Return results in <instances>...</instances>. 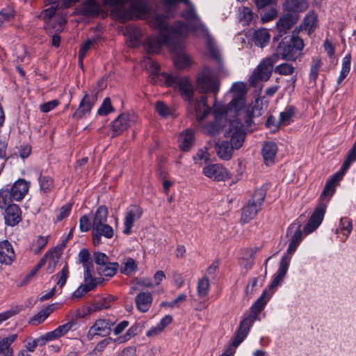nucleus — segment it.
Returning a JSON list of instances; mask_svg holds the SVG:
<instances>
[{
	"mask_svg": "<svg viewBox=\"0 0 356 356\" xmlns=\"http://www.w3.org/2000/svg\"><path fill=\"white\" fill-rule=\"evenodd\" d=\"M150 26L158 29L160 33L156 37L148 38L145 42L144 47L149 54L158 53L162 45L165 44L169 47L176 46L175 39L184 38L188 35V26L181 21H177L170 26L168 17L163 15H156L149 22Z\"/></svg>",
	"mask_w": 356,
	"mask_h": 356,
	"instance_id": "obj_1",
	"label": "nucleus"
},
{
	"mask_svg": "<svg viewBox=\"0 0 356 356\" xmlns=\"http://www.w3.org/2000/svg\"><path fill=\"white\" fill-rule=\"evenodd\" d=\"M356 161V140L348 152L341 170L327 180L321 194L322 202L316 208L307 224L304 227V232L307 235L314 232L322 222L326 210V203L336 191L337 184L343 179L350 165Z\"/></svg>",
	"mask_w": 356,
	"mask_h": 356,
	"instance_id": "obj_2",
	"label": "nucleus"
},
{
	"mask_svg": "<svg viewBox=\"0 0 356 356\" xmlns=\"http://www.w3.org/2000/svg\"><path fill=\"white\" fill-rule=\"evenodd\" d=\"M302 223L301 217L292 223L287 229V236H291V241L287 249V252L282 257L277 272L270 285V288L278 286L285 277L291 257L289 254H293L296 250L302 238V234L300 229Z\"/></svg>",
	"mask_w": 356,
	"mask_h": 356,
	"instance_id": "obj_3",
	"label": "nucleus"
},
{
	"mask_svg": "<svg viewBox=\"0 0 356 356\" xmlns=\"http://www.w3.org/2000/svg\"><path fill=\"white\" fill-rule=\"evenodd\" d=\"M225 136L231 138V142L222 141L216 143V151L220 159L228 161L232 158L233 149H238L241 147L245 140V132L243 123L238 120L232 121Z\"/></svg>",
	"mask_w": 356,
	"mask_h": 356,
	"instance_id": "obj_4",
	"label": "nucleus"
},
{
	"mask_svg": "<svg viewBox=\"0 0 356 356\" xmlns=\"http://www.w3.org/2000/svg\"><path fill=\"white\" fill-rule=\"evenodd\" d=\"M179 2L188 6V8L183 10L181 14V17L188 21V22H184L188 26V33L191 30L196 35L207 34L208 29L201 22L193 4L191 1L188 0H162L163 6L167 8H175Z\"/></svg>",
	"mask_w": 356,
	"mask_h": 356,
	"instance_id": "obj_5",
	"label": "nucleus"
},
{
	"mask_svg": "<svg viewBox=\"0 0 356 356\" xmlns=\"http://www.w3.org/2000/svg\"><path fill=\"white\" fill-rule=\"evenodd\" d=\"M299 31L296 29L293 31V34L289 38H284L279 44L276 53L273 56H277V60L281 57L286 60H296L302 55V51L304 48L303 40L298 37Z\"/></svg>",
	"mask_w": 356,
	"mask_h": 356,
	"instance_id": "obj_6",
	"label": "nucleus"
},
{
	"mask_svg": "<svg viewBox=\"0 0 356 356\" xmlns=\"http://www.w3.org/2000/svg\"><path fill=\"white\" fill-rule=\"evenodd\" d=\"M265 306L264 303L260 302V300H257L250 307V313L243 315L235 336L232 340L231 345L234 348L238 347L245 339L254 322L257 320L258 315L264 309Z\"/></svg>",
	"mask_w": 356,
	"mask_h": 356,
	"instance_id": "obj_7",
	"label": "nucleus"
},
{
	"mask_svg": "<svg viewBox=\"0 0 356 356\" xmlns=\"http://www.w3.org/2000/svg\"><path fill=\"white\" fill-rule=\"evenodd\" d=\"M266 195V188L261 187L257 188L251 196L248 203L242 209L241 222L248 223L252 220L261 209Z\"/></svg>",
	"mask_w": 356,
	"mask_h": 356,
	"instance_id": "obj_8",
	"label": "nucleus"
},
{
	"mask_svg": "<svg viewBox=\"0 0 356 356\" xmlns=\"http://www.w3.org/2000/svg\"><path fill=\"white\" fill-rule=\"evenodd\" d=\"M196 83L200 92L205 94L211 92L216 95L220 88V83L216 78L213 72L209 67H205L197 76Z\"/></svg>",
	"mask_w": 356,
	"mask_h": 356,
	"instance_id": "obj_9",
	"label": "nucleus"
},
{
	"mask_svg": "<svg viewBox=\"0 0 356 356\" xmlns=\"http://www.w3.org/2000/svg\"><path fill=\"white\" fill-rule=\"evenodd\" d=\"M165 83L178 88L181 97L189 102L193 100L194 88L191 80L187 76H179L172 74H163Z\"/></svg>",
	"mask_w": 356,
	"mask_h": 356,
	"instance_id": "obj_10",
	"label": "nucleus"
},
{
	"mask_svg": "<svg viewBox=\"0 0 356 356\" xmlns=\"http://www.w3.org/2000/svg\"><path fill=\"white\" fill-rule=\"evenodd\" d=\"M277 56L264 58L254 69L248 81L252 86H256L259 81H266L271 76L273 65L277 63Z\"/></svg>",
	"mask_w": 356,
	"mask_h": 356,
	"instance_id": "obj_11",
	"label": "nucleus"
},
{
	"mask_svg": "<svg viewBox=\"0 0 356 356\" xmlns=\"http://www.w3.org/2000/svg\"><path fill=\"white\" fill-rule=\"evenodd\" d=\"M229 91L232 94V100L219 111L220 114H227L232 111L235 112L239 111L245 106L247 92L245 83L243 82L234 83Z\"/></svg>",
	"mask_w": 356,
	"mask_h": 356,
	"instance_id": "obj_12",
	"label": "nucleus"
},
{
	"mask_svg": "<svg viewBox=\"0 0 356 356\" xmlns=\"http://www.w3.org/2000/svg\"><path fill=\"white\" fill-rule=\"evenodd\" d=\"M97 92L94 91L89 93L85 91L77 108L72 115V118L81 120L89 116L93 106L97 102Z\"/></svg>",
	"mask_w": 356,
	"mask_h": 356,
	"instance_id": "obj_13",
	"label": "nucleus"
},
{
	"mask_svg": "<svg viewBox=\"0 0 356 356\" xmlns=\"http://www.w3.org/2000/svg\"><path fill=\"white\" fill-rule=\"evenodd\" d=\"M113 325L114 322L109 319H97L88 332V339L89 340H92L95 337H104L109 335L111 332V327L113 326Z\"/></svg>",
	"mask_w": 356,
	"mask_h": 356,
	"instance_id": "obj_14",
	"label": "nucleus"
},
{
	"mask_svg": "<svg viewBox=\"0 0 356 356\" xmlns=\"http://www.w3.org/2000/svg\"><path fill=\"white\" fill-rule=\"evenodd\" d=\"M143 213V209L138 205H130L126 209L124 218L123 234L130 235L134 223L139 220Z\"/></svg>",
	"mask_w": 356,
	"mask_h": 356,
	"instance_id": "obj_15",
	"label": "nucleus"
},
{
	"mask_svg": "<svg viewBox=\"0 0 356 356\" xmlns=\"http://www.w3.org/2000/svg\"><path fill=\"white\" fill-rule=\"evenodd\" d=\"M203 174L216 181H225L229 179L227 170L220 164H210L203 168Z\"/></svg>",
	"mask_w": 356,
	"mask_h": 356,
	"instance_id": "obj_16",
	"label": "nucleus"
},
{
	"mask_svg": "<svg viewBox=\"0 0 356 356\" xmlns=\"http://www.w3.org/2000/svg\"><path fill=\"white\" fill-rule=\"evenodd\" d=\"M14 248L8 240L0 241V264L10 266L15 260Z\"/></svg>",
	"mask_w": 356,
	"mask_h": 356,
	"instance_id": "obj_17",
	"label": "nucleus"
},
{
	"mask_svg": "<svg viewBox=\"0 0 356 356\" xmlns=\"http://www.w3.org/2000/svg\"><path fill=\"white\" fill-rule=\"evenodd\" d=\"M134 117L129 113H122L120 115L111 123V130L113 137L122 134L130 126Z\"/></svg>",
	"mask_w": 356,
	"mask_h": 356,
	"instance_id": "obj_18",
	"label": "nucleus"
},
{
	"mask_svg": "<svg viewBox=\"0 0 356 356\" xmlns=\"http://www.w3.org/2000/svg\"><path fill=\"white\" fill-rule=\"evenodd\" d=\"M6 225L15 226L22 220V211L19 207L15 204L3 209Z\"/></svg>",
	"mask_w": 356,
	"mask_h": 356,
	"instance_id": "obj_19",
	"label": "nucleus"
},
{
	"mask_svg": "<svg viewBox=\"0 0 356 356\" xmlns=\"http://www.w3.org/2000/svg\"><path fill=\"white\" fill-rule=\"evenodd\" d=\"M29 191V184L24 179H19L8 188V191L15 201H21Z\"/></svg>",
	"mask_w": 356,
	"mask_h": 356,
	"instance_id": "obj_20",
	"label": "nucleus"
},
{
	"mask_svg": "<svg viewBox=\"0 0 356 356\" xmlns=\"http://www.w3.org/2000/svg\"><path fill=\"white\" fill-rule=\"evenodd\" d=\"M129 2V0H105V4H109L111 6H118V8L120 17L124 19H131L134 17H137L136 13L131 10L129 6V9L124 7L125 3Z\"/></svg>",
	"mask_w": 356,
	"mask_h": 356,
	"instance_id": "obj_21",
	"label": "nucleus"
},
{
	"mask_svg": "<svg viewBox=\"0 0 356 356\" xmlns=\"http://www.w3.org/2000/svg\"><path fill=\"white\" fill-rule=\"evenodd\" d=\"M179 148L184 152H188L195 144V132L187 129L180 134L179 137Z\"/></svg>",
	"mask_w": 356,
	"mask_h": 356,
	"instance_id": "obj_22",
	"label": "nucleus"
},
{
	"mask_svg": "<svg viewBox=\"0 0 356 356\" xmlns=\"http://www.w3.org/2000/svg\"><path fill=\"white\" fill-rule=\"evenodd\" d=\"M152 300V296L149 292H140L135 298L136 307L141 312H146L149 309Z\"/></svg>",
	"mask_w": 356,
	"mask_h": 356,
	"instance_id": "obj_23",
	"label": "nucleus"
},
{
	"mask_svg": "<svg viewBox=\"0 0 356 356\" xmlns=\"http://www.w3.org/2000/svg\"><path fill=\"white\" fill-rule=\"evenodd\" d=\"M79 11L83 16H94L99 14L101 7L96 0H86L80 5Z\"/></svg>",
	"mask_w": 356,
	"mask_h": 356,
	"instance_id": "obj_24",
	"label": "nucleus"
},
{
	"mask_svg": "<svg viewBox=\"0 0 356 356\" xmlns=\"http://www.w3.org/2000/svg\"><path fill=\"white\" fill-rule=\"evenodd\" d=\"M196 118L198 121L204 120L211 111V108L207 105V97L202 95L200 99L197 101L195 105Z\"/></svg>",
	"mask_w": 356,
	"mask_h": 356,
	"instance_id": "obj_25",
	"label": "nucleus"
},
{
	"mask_svg": "<svg viewBox=\"0 0 356 356\" xmlns=\"http://www.w3.org/2000/svg\"><path fill=\"white\" fill-rule=\"evenodd\" d=\"M277 152V146L274 142H266L264 144L262 148V155L264 162L269 165L274 162L275 156Z\"/></svg>",
	"mask_w": 356,
	"mask_h": 356,
	"instance_id": "obj_26",
	"label": "nucleus"
},
{
	"mask_svg": "<svg viewBox=\"0 0 356 356\" xmlns=\"http://www.w3.org/2000/svg\"><path fill=\"white\" fill-rule=\"evenodd\" d=\"M298 21V15L296 14L288 13L281 17L277 24V29L280 33H286Z\"/></svg>",
	"mask_w": 356,
	"mask_h": 356,
	"instance_id": "obj_27",
	"label": "nucleus"
},
{
	"mask_svg": "<svg viewBox=\"0 0 356 356\" xmlns=\"http://www.w3.org/2000/svg\"><path fill=\"white\" fill-rule=\"evenodd\" d=\"M115 300L112 296H107L100 300H95L89 307L88 312H97L102 309H108L111 307V303Z\"/></svg>",
	"mask_w": 356,
	"mask_h": 356,
	"instance_id": "obj_28",
	"label": "nucleus"
},
{
	"mask_svg": "<svg viewBox=\"0 0 356 356\" xmlns=\"http://www.w3.org/2000/svg\"><path fill=\"white\" fill-rule=\"evenodd\" d=\"M317 15L314 11H311L304 17L300 27L310 35L317 27Z\"/></svg>",
	"mask_w": 356,
	"mask_h": 356,
	"instance_id": "obj_29",
	"label": "nucleus"
},
{
	"mask_svg": "<svg viewBox=\"0 0 356 356\" xmlns=\"http://www.w3.org/2000/svg\"><path fill=\"white\" fill-rule=\"evenodd\" d=\"M131 10H134L137 17L146 15L150 10L145 0H129Z\"/></svg>",
	"mask_w": 356,
	"mask_h": 356,
	"instance_id": "obj_30",
	"label": "nucleus"
},
{
	"mask_svg": "<svg viewBox=\"0 0 356 356\" xmlns=\"http://www.w3.org/2000/svg\"><path fill=\"white\" fill-rule=\"evenodd\" d=\"M107 216H108L107 207L105 206L99 207L94 214L92 223V228H94L95 227L102 225L104 224H106Z\"/></svg>",
	"mask_w": 356,
	"mask_h": 356,
	"instance_id": "obj_31",
	"label": "nucleus"
},
{
	"mask_svg": "<svg viewBox=\"0 0 356 356\" xmlns=\"http://www.w3.org/2000/svg\"><path fill=\"white\" fill-rule=\"evenodd\" d=\"M138 269L136 261L132 258H127L122 263L120 271L122 274L127 276L132 275Z\"/></svg>",
	"mask_w": 356,
	"mask_h": 356,
	"instance_id": "obj_32",
	"label": "nucleus"
},
{
	"mask_svg": "<svg viewBox=\"0 0 356 356\" xmlns=\"http://www.w3.org/2000/svg\"><path fill=\"white\" fill-rule=\"evenodd\" d=\"M14 200L8 191V186L0 190V210H3L9 207L10 205L15 204L13 203Z\"/></svg>",
	"mask_w": 356,
	"mask_h": 356,
	"instance_id": "obj_33",
	"label": "nucleus"
},
{
	"mask_svg": "<svg viewBox=\"0 0 356 356\" xmlns=\"http://www.w3.org/2000/svg\"><path fill=\"white\" fill-rule=\"evenodd\" d=\"M204 35L207 36V47L208 49V51L209 52V55L211 58L216 60L218 62L220 61V53L216 46V44L214 42V40L211 35L209 34H203Z\"/></svg>",
	"mask_w": 356,
	"mask_h": 356,
	"instance_id": "obj_34",
	"label": "nucleus"
},
{
	"mask_svg": "<svg viewBox=\"0 0 356 356\" xmlns=\"http://www.w3.org/2000/svg\"><path fill=\"white\" fill-rule=\"evenodd\" d=\"M119 268V264L117 262H108V264L99 266L97 271L99 275L106 277H113L117 273Z\"/></svg>",
	"mask_w": 356,
	"mask_h": 356,
	"instance_id": "obj_35",
	"label": "nucleus"
},
{
	"mask_svg": "<svg viewBox=\"0 0 356 356\" xmlns=\"http://www.w3.org/2000/svg\"><path fill=\"white\" fill-rule=\"evenodd\" d=\"M93 267L89 266L86 268H84V285L87 286L92 291L94 290L97 286L98 285V282H97V278L94 277L92 275Z\"/></svg>",
	"mask_w": 356,
	"mask_h": 356,
	"instance_id": "obj_36",
	"label": "nucleus"
},
{
	"mask_svg": "<svg viewBox=\"0 0 356 356\" xmlns=\"http://www.w3.org/2000/svg\"><path fill=\"white\" fill-rule=\"evenodd\" d=\"M321 66L322 61L320 57L312 58L309 79V81L314 82V83H316Z\"/></svg>",
	"mask_w": 356,
	"mask_h": 356,
	"instance_id": "obj_37",
	"label": "nucleus"
},
{
	"mask_svg": "<svg viewBox=\"0 0 356 356\" xmlns=\"http://www.w3.org/2000/svg\"><path fill=\"white\" fill-rule=\"evenodd\" d=\"M339 226L340 231L343 232V235L345 236L344 238H341V241L345 242L353 230L352 220L348 217L341 218Z\"/></svg>",
	"mask_w": 356,
	"mask_h": 356,
	"instance_id": "obj_38",
	"label": "nucleus"
},
{
	"mask_svg": "<svg viewBox=\"0 0 356 356\" xmlns=\"http://www.w3.org/2000/svg\"><path fill=\"white\" fill-rule=\"evenodd\" d=\"M296 111V108L293 106H288L285 108L284 111L280 114V120L278 124L287 125L289 124L291 118L293 117Z\"/></svg>",
	"mask_w": 356,
	"mask_h": 356,
	"instance_id": "obj_39",
	"label": "nucleus"
},
{
	"mask_svg": "<svg viewBox=\"0 0 356 356\" xmlns=\"http://www.w3.org/2000/svg\"><path fill=\"white\" fill-rule=\"evenodd\" d=\"M47 262L48 266L47 267V273L49 274L52 273L54 271L56 264L59 260V255L57 251H51L46 253Z\"/></svg>",
	"mask_w": 356,
	"mask_h": 356,
	"instance_id": "obj_40",
	"label": "nucleus"
},
{
	"mask_svg": "<svg viewBox=\"0 0 356 356\" xmlns=\"http://www.w3.org/2000/svg\"><path fill=\"white\" fill-rule=\"evenodd\" d=\"M270 40V34L266 29H259L254 33L255 44L263 47Z\"/></svg>",
	"mask_w": 356,
	"mask_h": 356,
	"instance_id": "obj_41",
	"label": "nucleus"
},
{
	"mask_svg": "<svg viewBox=\"0 0 356 356\" xmlns=\"http://www.w3.org/2000/svg\"><path fill=\"white\" fill-rule=\"evenodd\" d=\"M174 63L177 68L182 70L190 66L191 60L187 54L179 53L175 56Z\"/></svg>",
	"mask_w": 356,
	"mask_h": 356,
	"instance_id": "obj_42",
	"label": "nucleus"
},
{
	"mask_svg": "<svg viewBox=\"0 0 356 356\" xmlns=\"http://www.w3.org/2000/svg\"><path fill=\"white\" fill-rule=\"evenodd\" d=\"M92 229L95 234H98L100 236H104L106 238H111L114 234L113 227L108 224H104L102 225L95 227Z\"/></svg>",
	"mask_w": 356,
	"mask_h": 356,
	"instance_id": "obj_43",
	"label": "nucleus"
},
{
	"mask_svg": "<svg viewBox=\"0 0 356 356\" xmlns=\"http://www.w3.org/2000/svg\"><path fill=\"white\" fill-rule=\"evenodd\" d=\"M118 342L117 339H112L111 337L106 338L101 341H99L96 346L95 347L94 350L87 354L86 356H98L97 352L102 353L104 348L108 346L111 343H115Z\"/></svg>",
	"mask_w": 356,
	"mask_h": 356,
	"instance_id": "obj_44",
	"label": "nucleus"
},
{
	"mask_svg": "<svg viewBox=\"0 0 356 356\" xmlns=\"http://www.w3.org/2000/svg\"><path fill=\"white\" fill-rule=\"evenodd\" d=\"M209 288L210 285L209 279L207 277H203L197 283V289L198 296L201 298L207 296L209 293Z\"/></svg>",
	"mask_w": 356,
	"mask_h": 356,
	"instance_id": "obj_45",
	"label": "nucleus"
},
{
	"mask_svg": "<svg viewBox=\"0 0 356 356\" xmlns=\"http://www.w3.org/2000/svg\"><path fill=\"white\" fill-rule=\"evenodd\" d=\"M53 312L52 305H49L38 312L31 320L33 324H40L42 323Z\"/></svg>",
	"mask_w": 356,
	"mask_h": 356,
	"instance_id": "obj_46",
	"label": "nucleus"
},
{
	"mask_svg": "<svg viewBox=\"0 0 356 356\" xmlns=\"http://www.w3.org/2000/svg\"><path fill=\"white\" fill-rule=\"evenodd\" d=\"M260 115L259 111L256 108L255 106L248 107L245 111V115L243 117L246 127L248 128L250 127L253 123V118L255 116H259Z\"/></svg>",
	"mask_w": 356,
	"mask_h": 356,
	"instance_id": "obj_47",
	"label": "nucleus"
},
{
	"mask_svg": "<svg viewBox=\"0 0 356 356\" xmlns=\"http://www.w3.org/2000/svg\"><path fill=\"white\" fill-rule=\"evenodd\" d=\"M138 324H134L128 329L125 334L117 338L118 343H124L129 341L131 338L134 337L138 334Z\"/></svg>",
	"mask_w": 356,
	"mask_h": 356,
	"instance_id": "obj_48",
	"label": "nucleus"
},
{
	"mask_svg": "<svg viewBox=\"0 0 356 356\" xmlns=\"http://www.w3.org/2000/svg\"><path fill=\"white\" fill-rule=\"evenodd\" d=\"M68 267L67 265H65L62 270L58 274L52 276V279H54V277L58 278L56 284L60 288V290L63 288V286L65 284L68 277Z\"/></svg>",
	"mask_w": 356,
	"mask_h": 356,
	"instance_id": "obj_49",
	"label": "nucleus"
},
{
	"mask_svg": "<svg viewBox=\"0 0 356 356\" xmlns=\"http://www.w3.org/2000/svg\"><path fill=\"white\" fill-rule=\"evenodd\" d=\"M156 111L159 115L166 118L173 114V109L168 106L163 102L158 101L156 103Z\"/></svg>",
	"mask_w": 356,
	"mask_h": 356,
	"instance_id": "obj_50",
	"label": "nucleus"
},
{
	"mask_svg": "<svg viewBox=\"0 0 356 356\" xmlns=\"http://www.w3.org/2000/svg\"><path fill=\"white\" fill-rule=\"evenodd\" d=\"M114 108L111 105V99L109 97H106L101 106L99 108L97 111V114L99 115L105 116L107 115L108 113L113 112Z\"/></svg>",
	"mask_w": 356,
	"mask_h": 356,
	"instance_id": "obj_51",
	"label": "nucleus"
},
{
	"mask_svg": "<svg viewBox=\"0 0 356 356\" xmlns=\"http://www.w3.org/2000/svg\"><path fill=\"white\" fill-rule=\"evenodd\" d=\"M221 126L217 122H211L203 127V131L210 136H216L220 131Z\"/></svg>",
	"mask_w": 356,
	"mask_h": 356,
	"instance_id": "obj_52",
	"label": "nucleus"
},
{
	"mask_svg": "<svg viewBox=\"0 0 356 356\" xmlns=\"http://www.w3.org/2000/svg\"><path fill=\"white\" fill-rule=\"evenodd\" d=\"M14 18V10L11 7H6L0 11V26L3 22H9Z\"/></svg>",
	"mask_w": 356,
	"mask_h": 356,
	"instance_id": "obj_53",
	"label": "nucleus"
},
{
	"mask_svg": "<svg viewBox=\"0 0 356 356\" xmlns=\"http://www.w3.org/2000/svg\"><path fill=\"white\" fill-rule=\"evenodd\" d=\"M293 72V65L287 63H282L275 68V72L282 75H291Z\"/></svg>",
	"mask_w": 356,
	"mask_h": 356,
	"instance_id": "obj_54",
	"label": "nucleus"
},
{
	"mask_svg": "<svg viewBox=\"0 0 356 356\" xmlns=\"http://www.w3.org/2000/svg\"><path fill=\"white\" fill-rule=\"evenodd\" d=\"M40 189L44 193L49 192L53 187V180L49 176H41L39 178Z\"/></svg>",
	"mask_w": 356,
	"mask_h": 356,
	"instance_id": "obj_55",
	"label": "nucleus"
},
{
	"mask_svg": "<svg viewBox=\"0 0 356 356\" xmlns=\"http://www.w3.org/2000/svg\"><path fill=\"white\" fill-rule=\"evenodd\" d=\"M90 254L87 249H82L79 253V260L83 264L84 268L90 266L93 267V264L90 260Z\"/></svg>",
	"mask_w": 356,
	"mask_h": 356,
	"instance_id": "obj_56",
	"label": "nucleus"
},
{
	"mask_svg": "<svg viewBox=\"0 0 356 356\" xmlns=\"http://www.w3.org/2000/svg\"><path fill=\"white\" fill-rule=\"evenodd\" d=\"M259 277H251L248 280V283L245 288L246 296L248 298H251L256 287L258 286Z\"/></svg>",
	"mask_w": 356,
	"mask_h": 356,
	"instance_id": "obj_57",
	"label": "nucleus"
},
{
	"mask_svg": "<svg viewBox=\"0 0 356 356\" xmlns=\"http://www.w3.org/2000/svg\"><path fill=\"white\" fill-rule=\"evenodd\" d=\"M96 42L95 39H90L88 40L84 44H82L79 49V60L82 63V60L86 56L88 51L91 48V47Z\"/></svg>",
	"mask_w": 356,
	"mask_h": 356,
	"instance_id": "obj_58",
	"label": "nucleus"
},
{
	"mask_svg": "<svg viewBox=\"0 0 356 356\" xmlns=\"http://www.w3.org/2000/svg\"><path fill=\"white\" fill-rule=\"evenodd\" d=\"M47 241H47V237L42 236H38V238L36 239V241L33 244V246H32L33 250L36 253L40 252L47 245Z\"/></svg>",
	"mask_w": 356,
	"mask_h": 356,
	"instance_id": "obj_59",
	"label": "nucleus"
},
{
	"mask_svg": "<svg viewBox=\"0 0 356 356\" xmlns=\"http://www.w3.org/2000/svg\"><path fill=\"white\" fill-rule=\"evenodd\" d=\"M72 204L69 203L63 205L59 210V213L56 217L57 221H60L67 217L72 210Z\"/></svg>",
	"mask_w": 356,
	"mask_h": 356,
	"instance_id": "obj_60",
	"label": "nucleus"
},
{
	"mask_svg": "<svg viewBox=\"0 0 356 356\" xmlns=\"http://www.w3.org/2000/svg\"><path fill=\"white\" fill-rule=\"evenodd\" d=\"M0 356H14L13 348L0 339Z\"/></svg>",
	"mask_w": 356,
	"mask_h": 356,
	"instance_id": "obj_61",
	"label": "nucleus"
},
{
	"mask_svg": "<svg viewBox=\"0 0 356 356\" xmlns=\"http://www.w3.org/2000/svg\"><path fill=\"white\" fill-rule=\"evenodd\" d=\"M57 8L58 5H56L52 6L43 11L42 14L44 15V19L45 20L47 24H49L51 22V19L55 15Z\"/></svg>",
	"mask_w": 356,
	"mask_h": 356,
	"instance_id": "obj_62",
	"label": "nucleus"
},
{
	"mask_svg": "<svg viewBox=\"0 0 356 356\" xmlns=\"http://www.w3.org/2000/svg\"><path fill=\"white\" fill-rule=\"evenodd\" d=\"M59 104V102L57 99H54L51 101H49L47 103L42 104L40 106V109L43 113H48L53 109H54L56 107H57Z\"/></svg>",
	"mask_w": 356,
	"mask_h": 356,
	"instance_id": "obj_63",
	"label": "nucleus"
},
{
	"mask_svg": "<svg viewBox=\"0 0 356 356\" xmlns=\"http://www.w3.org/2000/svg\"><path fill=\"white\" fill-rule=\"evenodd\" d=\"M94 260L99 266H102L108 263V257L106 254L100 252L94 253Z\"/></svg>",
	"mask_w": 356,
	"mask_h": 356,
	"instance_id": "obj_64",
	"label": "nucleus"
}]
</instances>
